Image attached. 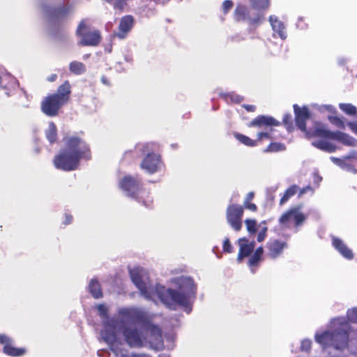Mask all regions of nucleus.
Segmentation results:
<instances>
[{"label": "nucleus", "mask_w": 357, "mask_h": 357, "mask_svg": "<svg viewBox=\"0 0 357 357\" xmlns=\"http://www.w3.org/2000/svg\"><path fill=\"white\" fill-rule=\"evenodd\" d=\"M97 309L98 310L100 315L105 317L107 314V308L104 304H99L97 306Z\"/></svg>", "instance_id": "49"}, {"label": "nucleus", "mask_w": 357, "mask_h": 357, "mask_svg": "<svg viewBox=\"0 0 357 357\" xmlns=\"http://www.w3.org/2000/svg\"><path fill=\"white\" fill-rule=\"evenodd\" d=\"M251 6L257 10H265L270 6V0H252Z\"/></svg>", "instance_id": "35"}, {"label": "nucleus", "mask_w": 357, "mask_h": 357, "mask_svg": "<svg viewBox=\"0 0 357 357\" xmlns=\"http://www.w3.org/2000/svg\"><path fill=\"white\" fill-rule=\"evenodd\" d=\"M264 248L260 246L257 248L253 254L250 256L248 261V265L252 273H255L259 262L263 260Z\"/></svg>", "instance_id": "24"}, {"label": "nucleus", "mask_w": 357, "mask_h": 357, "mask_svg": "<svg viewBox=\"0 0 357 357\" xmlns=\"http://www.w3.org/2000/svg\"><path fill=\"white\" fill-rule=\"evenodd\" d=\"M85 65L80 61H73L69 63V70L76 75L84 74L86 72Z\"/></svg>", "instance_id": "31"}, {"label": "nucleus", "mask_w": 357, "mask_h": 357, "mask_svg": "<svg viewBox=\"0 0 357 357\" xmlns=\"http://www.w3.org/2000/svg\"><path fill=\"white\" fill-rule=\"evenodd\" d=\"M76 34L81 39L79 44L82 46H98L101 40L102 36L98 29L91 30L84 20H82L76 29Z\"/></svg>", "instance_id": "6"}, {"label": "nucleus", "mask_w": 357, "mask_h": 357, "mask_svg": "<svg viewBox=\"0 0 357 357\" xmlns=\"http://www.w3.org/2000/svg\"><path fill=\"white\" fill-rule=\"evenodd\" d=\"M282 123L289 131L293 129L292 117L290 114H285L282 119Z\"/></svg>", "instance_id": "39"}, {"label": "nucleus", "mask_w": 357, "mask_h": 357, "mask_svg": "<svg viewBox=\"0 0 357 357\" xmlns=\"http://www.w3.org/2000/svg\"><path fill=\"white\" fill-rule=\"evenodd\" d=\"M112 3L114 9L121 11L126 5V0H115Z\"/></svg>", "instance_id": "47"}, {"label": "nucleus", "mask_w": 357, "mask_h": 357, "mask_svg": "<svg viewBox=\"0 0 357 357\" xmlns=\"http://www.w3.org/2000/svg\"><path fill=\"white\" fill-rule=\"evenodd\" d=\"M70 5L61 4L58 6L51 8L48 10V16L51 21L59 22L66 19L70 14Z\"/></svg>", "instance_id": "19"}, {"label": "nucleus", "mask_w": 357, "mask_h": 357, "mask_svg": "<svg viewBox=\"0 0 357 357\" xmlns=\"http://www.w3.org/2000/svg\"><path fill=\"white\" fill-rule=\"evenodd\" d=\"M269 21L273 30L278 33L282 39L286 38L285 27L283 22L274 16L269 17Z\"/></svg>", "instance_id": "27"}, {"label": "nucleus", "mask_w": 357, "mask_h": 357, "mask_svg": "<svg viewBox=\"0 0 357 357\" xmlns=\"http://www.w3.org/2000/svg\"><path fill=\"white\" fill-rule=\"evenodd\" d=\"M304 133L308 139H321L312 142V145L314 147L328 153H333L335 151V146L327 141V139H333L334 132L327 129L325 125L321 122L315 121L313 126L307 128V131Z\"/></svg>", "instance_id": "3"}, {"label": "nucleus", "mask_w": 357, "mask_h": 357, "mask_svg": "<svg viewBox=\"0 0 357 357\" xmlns=\"http://www.w3.org/2000/svg\"><path fill=\"white\" fill-rule=\"evenodd\" d=\"M333 337H334V335L332 331H324L321 334L316 335L315 339L321 344L333 347Z\"/></svg>", "instance_id": "28"}, {"label": "nucleus", "mask_w": 357, "mask_h": 357, "mask_svg": "<svg viewBox=\"0 0 357 357\" xmlns=\"http://www.w3.org/2000/svg\"><path fill=\"white\" fill-rule=\"evenodd\" d=\"M57 128L54 122H50L45 130V137L50 144H54L58 139Z\"/></svg>", "instance_id": "30"}, {"label": "nucleus", "mask_w": 357, "mask_h": 357, "mask_svg": "<svg viewBox=\"0 0 357 357\" xmlns=\"http://www.w3.org/2000/svg\"><path fill=\"white\" fill-rule=\"evenodd\" d=\"M243 212V206L241 205L232 204H229L227 208V221L236 231H239L242 228Z\"/></svg>", "instance_id": "9"}, {"label": "nucleus", "mask_w": 357, "mask_h": 357, "mask_svg": "<svg viewBox=\"0 0 357 357\" xmlns=\"http://www.w3.org/2000/svg\"><path fill=\"white\" fill-rule=\"evenodd\" d=\"M119 314L124 321H131L140 324L142 328L150 333L153 340H162V331L160 327L152 323L150 317L144 312L133 309H121Z\"/></svg>", "instance_id": "2"}, {"label": "nucleus", "mask_w": 357, "mask_h": 357, "mask_svg": "<svg viewBox=\"0 0 357 357\" xmlns=\"http://www.w3.org/2000/svg\"><path fill=\"white\" fill-rule=\"evenodd\" d=\"M161 158L154 153H148L142 160L140 167L149 174H154L160 168Z\"/></svg>", "instance_id": "16"}, {"label": "nucleus", "mask_w": 357, "mask_h": 357, "mask_svg": "<svg viewBox=\"0 0 357 357\" xmlns=\"http://www.w3.org/2000/svg\"><path fill=\"white\" fill-rule=\"evenodd\" d=\"M106 1H107L108 3H113L115 0H105Z\"/></svg>", "instance_id": "58"}, {"label": "nucleus", "mask_w": 357, "mask_h": 357, "mask_svg": "<svg viewBox=\"0 0 357 357\" xmlns=\"http://www.w3.org/2000/svg\"><path fill=\"white\" fill-rule=\"evenodd\" d=\"M238 243L239 251L237 259L238 261H241L243 258L251 255L255 247V242H250L247 238L243 237L238 239Z\"/></svg>", "instance_id": "21"}, {"label": "nucleus", "mask_w": 357, "mask_h": 357, "mask_svg": "<svg viewBox=\"0 0 357 357\" xmlns=\"http://www.w3.org/2000/svg\"><path fill=\"white\" fill-rule=\"evenodd\" d=\"M246 228L250 234H255L257 232V221L254 219H246L245 220Z\"/></svg>", "instance_id": "37"}, {"label": "nucleus", "mask_w": 357, "mask_h": 357, "mask_svg": "<svg viewBox=\"0 0 357 357\" xmlns=\"http://www.w3.org/2000/svg\"><path fill=\"white\" fill-rule=\"evenodd\" d=\"M234 137L237 139L240 143L244 144L248 147H255L257 145V141L255 139H252L249 137L238 132H234Z\"/></svg>", "instance_id": "32"}, {"label": "nucleus", "mask_w": 357, "mask_h": 357, "mask_svg": "<svg viewBox=\"0 0 357 357\" xmlns=\"http://www.w3.org/2000/svg\"><path fill=\"white\" fill-rule=\"evenodd\" d=\"M312 191L313 189L310 185H307L305 188H303L300 190L299 196L303 195V194L306 193L307 191Z\"/></svg>", "instance_id": "52"}, {"label": "nucleus", "mask_w": 357, "mask_h": 357, "mask_svg": "<svg viewBox=\"0 0 357 357\" xmlns=\"http://www.w3.org/2000/svg\"><path fill=\"white\" fill-rule=\"evenodd\" d=\"M243 107L248 112H253L256 109V107L252 105H243Z\"/></svg>", "instance_id": "50"}, {"label": "nucleus", "mask_w": 357, "mask_h": 357, "mask_svg": "<svg viewBox=\"0 0 357 357\" xmlns=\"http://www.w3.org/2000/svg\"><path fill=\"white\" fill-rule=\"evenodd\" d=\"M161 301L169 307L173 304L187 307L189 304V296L177 290L168 289L160 295Z\"/></svg>", "instance_id": "10"}, {"label": "nucleus", "mask_w": 357, "mask_h": 357, "mask_svg": "<svg viewBox=\"0 0 357 357\" xmlns=\"http://www.w3.org/2000/svg\"><path fill=\"white\" fill-rule=\"evenodd\" d=\"M57 78V75L56 74H52L51 75H50L48 77H47V81L49 82H54Z\"/></svg>", "instance_id": "56"}, {"label": "nucleus", "mask_w": 357, "mask_h": 357, "mask_svg": "<svg viewBox=\"0 0 357 357\" xmlns=\"http://www.w3.org/2000/svg\"><path fill=\"white\" fill-rule=\"evenodd\" d=\"M243 206L251 211L255 212L257 210V206L255 204L248 202H244Z\"/></svg>", "instance_id": "48"}, {"label": "nucleus", "mask_w": 357, "mask_h": 357, "mask_svg": "<svg viewBox=\"0 0 357 357\" xmlns=\"http://www.w3.org/2000/svg\"><path fill=\"white\" fill-rule=\"evenodd\" d=\"M66 105L57 96L53 93L49 94L41 102V110L48 116H55L58 114L59 109Z\"/></svg>", "instance_id": "13"}, {"label": "nucleus", "mask_w": 357, "mask_h": 357, "mask_svg": "<svg viewBox=\"0 0 357 357\" xmlns=\"http://www.w3.org/2000/svg\"><path fill=\"white\" fill-rule=\"evenodd\" d=\"M121 331L126 342L130 347L140 348L143 346L144 337L141 330L136 327L123 326Z\"/></svg>", "instance_id": "11"}, {"label": "nucleus", "mask_w": 357, "mask_h": 357, "mask_svg": "<svg viewBox=\"0 0 357 357\" xmlns=\"http://www.w3.org/2000/svg\"><path fill=\"white\" fill-rule=\"evenodd\" d=\"M116 321L113 319L104 324V328L101 331L100 335L103 340L109 346V349L115 354H117L119 346L121 342L116 335Z\"/></svg>", "instance_id": "8"}, {"label": "nucleus", "mask_w": 357, "mask_h": 357, "mask_svg": "<svg viewBox=\"0 0 357 357\" xmlns=\"http://www.w3.org/2000/svg\"><path fill=\"white\" fill-rule=\"evenodd\" d=\"M123 357H151V356L149 355H146V354H133L131 356H123Z\"/></svg>", "instance_id": "55"}, {"label": "nucleus", "mask_w": 357, "mask_h": 357, "mask_svg": "<svg viewBox=\"0 0 357 357\" xmlns=\"http://www.w3.org/2000/svg\"><path fill=\"white\" fill-rule=\"evenodd\" d=\"M295 114V122L296 126L303 132L307 131L306 121L310 118L311 114L307 106L300 107L295 104L293 106Z\"/></svg>", "instance_id": "17"}, {"label": "nucleus", "mask_w": 357, "mask_h": 357, "mask_svg": "<svg viewBox=\"0 0 357 357\" xmlns=\"http://www.w3.org/2000/svg\"><path fill=\"white\" fill-rule=\"evenodd\" d=\"M134 24V18L132 15L123 16L119 24V31L115 33V36L120 39L124 38L128 32L130 31Z\"/></svg>", "instance_id": "22"}, {"label": "nucleus", "mask_w": 357, "mask_h": 357, "mask_svg": "<svg viewBox=\"0 0 357 357\" xmlns=\"http://www.w3.org/2000/svg\"><path fill=\"white\" fill-rule=\"evenodd\" d=\"M234 18L236 22H247L251 26H258L261 23L263 15L257 13L255 17H251L247 6L238 4L234 12Z\"/></svg>", "instance_id": "12"}, {"label": "nucleus", "mask_w": 357, "mask_h": 357, "mask_svg": "<svg viewBox=\"0 0 357 357\" xmlns=\"http://www.w3.org/2000/svg\"><path fill=\"white\" fill-rule=\"evenodd\" d=\"M339 324L341 328L332 331L334 335V337H333V347L337 349H343L348 345L349 326L345 320L339 322Z\"/></svg>", "instance_id": "14"}, {"label": "nucleus", "mask_w": 357, "mask_h": 357, "mask_svg": "<svg viewBox=\"0 0 357 357\" xmlns=\"http://www.w3.org/2000/svg\"><path fill=\"white\" fill-rule=\"evenodd\" d=\"M267 231H268V228L266 226L262 227L261 228L260 231H259V233L257 234V240L258 242H262L263 241H264V239L266 238V237L267 236Z\"/></svg>", "instance_id": "45"}, {"label": "nucleus", "mask_w": 357, "mask_h": 357, "mask_svg": "<svg viewBox=\"0 0 357 357\" xmlns=\"http://www.w3.org/2000/svg\"><path fill=\"white\" fill-rule=\"evenodd\" d=\"M65 148L61 149L53 158L52 163L57 169L71 172L79 168L81 160H90L92 158L89 144L77 135L63 138Z\"/></svg>", "instance_id": "1"}, {"label": "nucleus", "mask_w": 357, "mask_h": 357, "mask_svg": "<svg viewBox=\"0 0 357 357\" xmlns=\"http://www.w3.org/2000/svg\"><path fill=\"white\" fill-rule=\"evenodd\" d=\"M347 316L350 322L357 323V307L349 310Z\"/></svg>", "instance_id": "42"}, {"label": "nucleus", "mask_w": 357, "mask_h": 357, "mask_svg": "<svg viewBox=\"0 0 357 357\" xmlns=\"http://www.w3.org/2000/svg\"><path fill=\"white\" fill-rule=\"evenodd\" d=\"M57 96L66 104L69 101L71 94V84L68 80L65 81L62 84L59 86L56 93H53Z\"/></svg>", "instance_id": "25"}, {"label": "nucleus", "mask_w": 357, "mask_h": 357, "mask_svg": "<svg viewBox=\"0 0 357 357\" xmlns=\"http://www.w3.org/2000/svg\"><path fill=\"white\" fill-rule=\"evenodd\" d=\"M254 196H255L254 192H248V194L247 195L244 202H250V201L254 198Z\"/></svg>", "instance_id": "53"}, {"label": "nucleus", "mask_w": 357, "mask_h": 357, "mask_svg": "<svg viewBox=\"0 0 357 357\" xmlns=\"http://www.w3.org/2000/svg\"><path fill=\"white\" fill-rule=\"evenodd\" d=\"M287 248V243L278 239L271 240L266 243L267 256L275 259L280 257Z\"/></svg>", "instance_id": "18"}, {"label": "nucleus", "mask_w": 357, "mask_h": 357, "mask_svg": "<svg viewBox=\"0 0 357 357\" xmlns=\"http://www.w3.org/2000/svg\"><path fill=\"white\" fill-rule=\"evenodd\" d=\"M101 81L104 84H106V85L109 84V80L107 79V78L105 76H102L101 77Z\"/></svg>", "instance_id": "57"}, {"label": "nucleus", "mask_w": 357, "mask_h": 357, "mask_svg": "<svg viewBox=\"0 0 357 357\" xmlns=\"http://www.w3.org/2000/svg\"><path fill=\"white\" fill-rule=\"evenodd\" d=\"M350 128L357 134V123L356 122H350L349 123Z\"/></svg>", "instance_id": "54"}, {"label": "nucleus", "mask_w": 357, "mask_h": 357, "mask_svg": "<svg viewBox=\"0 0 357 357\" xmlns=\"http://www.w3.org/2000/svg\"><path fill=\"white\" fill-rule=\"evenodd\" d=\"M222 250L227 253H231L233 252L232 245L228 238H226L223 242Z\"/></svg>", "instance_id": "46"}, {"label": "nucleus", "mask_w": 357, "mask_h": 357, "mask_svg": "<svg viewBox=\"0 0 357 357\" xmlns=\"http://www.w3.org/2000/svg\"><path fill=\"white\" fill-rule=\"evenodd\" d=\"M298 190V187L296 185H292L288 188L280 200V205H283L285 204L289 199V198L296 195Z\"/></svg>", "instance_id": "33"}, {"label": "nucleus", "mask_w": 357, "mask_h": 357, "mask_svg": "<svg viewBox=\"0 0 357 357\" xmlns=\"http://www.w3.org/2000/svg\"><path fill=\"white\" fill-rule=\"evenodd\" d=\"M73 221V216L70 214H65V220L63 222V224L64 225H69Z\"/></svg>", "instance_id": "51"}, {"label": "nucleus", "mask_w": 357, "mask_h": 357, "mask_svg": "<svg viewBox=\"0 0 357 357\" xmlns=\"http://www.w3.org/2000/svg\"><path fill=\"white\" fill-rule=\"evenodd\" d=\"M185 284L189 286L190 291L194 294L195 293L196 287L194 284L193 280L190 278H185L181 279V286L185 285Z\"/></svg>", "instance_id": "40"}, {"label": "nucleus", "mask_w": 357, "mask_h": 357, "mask_svg": "<svg viewBox=\"0 0 357 357\" xmlns=\"http://www.w3.org/2000/svg\"><path fill=\"white\" fill-rule=\"evenodd\" d=\"M130 275L132 282L138 288L141 294L145 297H150V287L143 281L139 271L137 269L130 270Z\"/></svg>", "instance_id": "20"}, {"label": "nucleus", "mask_w": 357, "mask_h": 357, "mask_svg": "<svg viewBox=\"0 0 357 357\" xmlns=\"http://www.w3.org/2000/svg\"><path fill=\"white\" fill-rule=\"evenodd\" d=\"M227 101H231V102L234 103H240L243 100L244 98L238 94H236L235 93H227L225 94L221 95Z\"/></svg>", "instance_id": "36"}, {"label": "nucleus", "mask_w": 357, "mask_h": 357, "mask_svg": "<svg viewBox=\"0 0 357 357\" xmlns=\"http://www.w3.org/2000/svg\"><path fill=\"white\" fill-rule=\"evenodd\" d=\"M340 108L349 115H354L356 113V107L349 103H341L340 104Z\"/></svg>", "instance_id": "38"}, {"label": "nucleus", "mask_w": 357, "mask_h": 357, "mask_svg": "<svg viewBox=\"0 0 357 357\" xmlns=\"http://www.w3.org/2000/svg\"><path fill=\"white\" fill-rule=\"evenodd\" d=\"M89 291L94 298H102L103 294L99 282L96 279H92L89 284Z\"/></svg>", "instance_id": "29"}, {"label": "nucleus", "mask_w": 357, "mask_h": 357, "mask_svg": "<svg viewBox=\"0 0 357 357\" xmlns=\"http://www.w3.org/2000/svg\"><path fill=\"white\" fill-rule=\"evenodd\" d=\"M286 149V146L280 142H271L266 149H264V153H273L283 151Z\"/></svg>", "instance_id": "34"}, {"label": "nucleus", "mask_w": 357, "mask_h": 357, "mask_svg": "<svg viewBox=\"0 0 357 357\" xmlns=\"http://www.w3.org/2000/svg\"><path fill=\"white\" fill-rule=\"evenodd\" d=\"M333 140L338 141L344 145L349 146H356L357 145V140L356 139L340 131L334 132Z\"/></svg>", "instance_id": "26"}, {"label": "nucleus", "mask_w": 357, "mask_h": 357, "mask_svg": "<svg viewBox=\"0 0 357 357\" xmlns=\"http://www.w3.org/2000/svg\"><path fill=\"white\" fill-rule=\"evenodd\" d=\"M332 245L345 259L348 260H351L354 259V256L352 250L347 247L346 243L341 238L336 236H333Z\"/></svg>", "instance_id": "23"}, {"label": "nucleus", "mask_w": 357, "mask_h": 357, "mask_svg": "<svg viewBox=\"0 0 357 357\" xmlns=\"http://www.w3.org/2000/svg\"><path fill=\"white\" fill-rule=\"evenodd\" d=\"M312 347V342L310 340H303L301 344V351L309 352Z\"/></svg>", "instance_id": "44"}, {"label": "nucleus", "mask_w": 357, "mask_h": 357, "mask_svg": "<svg viewBox=\"0 0 357 357\" xmlns=\"http://www.w3.org/2000/svg\"><path fill=\"white\" fill-rule=\"evenodd\" d=\"M306 217L300 211L298 207H293L282 214L278 220L279 224L284 228L294 226L299 227L305 220Z\"/></svg>", "instance_id": "7"}, {"label": "nucleus", "mask_w": 357, "mask_h": 357, "mask_svg": "<svg viewBox=\"0 0 357 357\" xmlns=\"http://www.w3.org/2000/svg\"><path fill=\"white\" fill-rule=\"evenodd\" d=\"M172 146L174 147V148H176L178 147V144H172Z\"/></svg>", "instance_id": "59"}, {"label": "nucleus", "mask_w": 357, "mask_h": 357, "mask_svg": "<svg viewBox=\"0 0 357 357\" xmlns=\"http://www.w3.org/2000/svg\"><path fill=\"white\" fill-rule=\"evenodd\" d=\"M282 123L271 116L259 115L253 119L249 123L248 127H255L260 129L266 130V131L259 132L257 135V145L258 142H261L264 139H272L271 132L273 131V127L279 126Z\"/></svg>", "instance_id": "5"}, {"label": "nucleus", "mask_w": 357, "mask_h": 357, "mask_svg": "<svg viewBox=\"0 0 357 357\" xmlns=\"http://www.w3.org/2000/svg\"><path fill=\"white\" fill-rule=\"evenodd\" d=\"M234 3L231 0H225L222 4L223 13L227 14L233 7Z\"/></svg>", "instance_id": "43"}, {"label": "nucleus", "mask_w": 357, "mask_h": 357, "mask_svg": "<svg viewBox=\"0 0 357 357\" xmlns=\"http://www.w3.org/2000/svg\"><path fill=\"white\" fill-rule=\"evenodd\" d=\"M119 187L126 193L128 197L134 199L139 203H142L145 206L149 207L152 204L153 200L151 199H145L142 195L145 192L140 178L130 175L124 176L119 181Z\"/></svg>", "instance_id": "4"}, {"label": "nucleus", "mask_w": 357, "mask_h": 357, "mask_svg": "<svg viewBox=\"0 0 357 357\" xmlns=\"http://www.w3.org/2000/svg\"><path fill=\"white\" fill-rule=\"evenodd\" d=\"M0 344L3 345V352L9 356L19 357L24 355L26 352L24 348L15 347L13 340L4 334H0Z\"/></svg>", "instance_id": "15"}, {"label": "nucleus", "mask_w": 357, "mask_h": 357, "mask_svg": "<svg viewBox=\"0 0 357 357\" xmlns=\"http://www.w3.org/2000/svg\"><path fill=\"white\" fill-rule=\"evenodd\" d=\"M329 121L340 128H344V121L338 116H328Z\"/></svg>", "instance_id": "41"}]
</instances>
